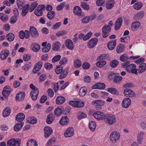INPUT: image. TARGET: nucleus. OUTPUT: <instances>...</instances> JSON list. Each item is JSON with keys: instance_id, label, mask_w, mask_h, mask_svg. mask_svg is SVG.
<instances>
[{"instance_id": "1", "label": "nucleus", "mask_w": 146, "mask_h": 146, "mask_svg": "<svg viewBox=\"0 0 146 146\" xmlns=\"http://www.w3.org/2000/svg\"><path fill=\"white\" fill-rule=\"evenodd\" d=\"M30 87L32 90L30 93V96L33 100L35 101L37 98L39 94V90L32 84L30 85Z\"/></svg>"}, {"instance_id": "2", "label": "nucleus", "mask_w": 146, "mask_h": 146, "mask_svg": "<svg viewBox=\"0 0 146 146\" xmlns=\"http://www.w3.org/2000/svg\"><path fill=\"white\" fill-rule=\"evenodd\" d=\"M105 121L107 123L111 125L114 123L115 121V117L112 115L106 114L104 117Z\"/></svg>"}, {"instance_id": "3", "label": "nucleus", "mask_w": 146, "mask_h": 146, "mask_svg": "<svg viewBox=\"0 0 146 146\" xmlns=\"http://www.w3.org/2000/svg\"><path fill=\"white\" fill-rule=\"evenodd\" d=\"M21 143V140L20 139L16 140L15 138H12L7 141V146H19Z\"/></svg>"}, {"instance_id": "4", "label": "nucleus", "mask_w": 146, "mask_h": 146, "mask_svg": "<svg viewBox=\"0 0 146 146\" xmlns=\"http://www.w3.org/2000/svg\"><path fill=\"white\" fill-rule=\"evenodd\" d=\"M120 137V134L118 131H114L111 134L110 138L112 142H115L119 140Z\"/></svg>"}, {"instance_id": "5", "label": "nucleus", "mask_w": 146, "mask_h": 146, "mask_svg": "<svg viewBox=\"0 0 146 146\" xmlns=\"http://www.w3.org/2000/svg\"><path fill=\"white\" fill-rule=\"evenodd\" d=\"M29 32L32 37L36 38L39 36V33L36 29L34 27L31 26L29 28Z\"/></svg>"}, {"instance_id": "6", "label": "nucleus", "mask_w": 146, "mask_h": 146, "mask_svg": "<svg viewBox=\"0 0 146 146\" xmlns=\"http://www.w3.org/2000/svg\"><path fill=\"white\" fill-rule=\"evenodd\" d=\"M45 6L44 5H39L37 9H35L34 13L37 16H40L42 15V10L45 8Z\"/></svg>"}, {"instance_id": "7", "label": "nucleus", "mask_w": 146, "mask_h": 146, "mask_svg": "<svg viewBox=\"0 0 146 146\" xmlns=\"http://www.w3.org/2000/svg\"><path fill=\"white\" fill-rule=\"evenodd\" d=\"M98 41V39L96 38H94L91 39L88 42V47L90 48H94L97 44Z\"/></svg>"}, {"instance_id": "8", "label": "nucleus", "mask_w": 146, "mask_h": 146, "mask_svg": "<svg viewBox=\"0 0 146 146\" xmlns=\"http://www.w3.org/2000/svg\"><path fill=\"white\" fill-rule=\"evenodd\" d=\"M44 136L45 138L48 137L52 133L53 131L50 127L45 126L44 128Z\"/></svg>"}, {"instance_id": "9", "label": "nucleus", "mask_w": 146, "mask_h": 146, "mask_svg": "<svg viewBox=\"0 0 146 146\" xmlns=\"http://www.w3.org/2000/svg\"><path fill=\"white\" fill-rule=\"evenodd\" d=\"M131 104V100L128 98H124L122 103V106L125 108H128Z\"/></svg>"}, {"instance_id": "10", "label": "nucleus", "mask_w": 146, "mask_h": 146, "mask_svg": "<svg viewBox=\"0 0 146 146\" xmlns=\"http://www.w3.org/2000/svg\"><path fill=\"white\" fill-rule=\"evenodd\" d=\"M106 58V56L105 54H102L98 57L97 59V62L96 64H106V62L104 60Z\"/></svg>"}, {"instance_id": "11", "label": "nucleus", "mask_w": 146, "mask_h": 146, "mask_svg": "<svg viewBox=\"0 0 146 146\" xmlns=\"http://www.w3.org/2000/svg\"><path fill=\"white\" fill-rule=\"evenodd\" d=\"M123 93L124 95L127 97H133L135 94L134 91L131 90L127 89H125L124 90Z\"/></svg>"}, {"instance_id": "12", "label": "nucleus", "mask_w": 146, "mask_h": 146, "mask_svg": "<svg viewBox=\"0 0 146 146\" xmlns=\"http://www.w3.org/2000/svg\"><path fill=\"white\" fill-rule=\"evenodd\" d=\"M104 115L105 114L100 111H97L93 114L94 117L98 120L104 119Z\"/></svg>"}, {"instance_id": "13", "label": "nucleus", "mask_w": 146, "mask_h": 146, "mask_svg": "<svg viewBox=\"0 0 146 146\" xmlns=\"http://www.w3.org/2000/svg\"><path fill=\"white\" fill-rule=\"evenodd\" d=\"M105 86H106L104 83H98L93 85L92 87V89L103 90L104 89Z\"/></svg>"}, {"instance_id": "14", "label": "nucleus", "mask_w": 146, "mask_h": 146, "mask_svg": "<svg viewBox=\"0 0 146 146\" xmlns=\"http://www.w3.org/2000/svg\"><path fill=\"white\" fill-rule=\"evenodd\" d=\"M74 134L73 128L72 127H69L65 132L64 135L66 137H69L73 136Z\"/></svg>"}, {"instance_id": "15", "label": "nucleus", "mask_w": 146, "mask_h": 146, "mask_svg": "<svg viewBox=\"0 0 146 146\" xmlns=\"http://www.w3.org/2000/svg\"><path fill=\"white\" fill-rule=\"evenodd\" d=\"M114 4V0H107L106 2V9L108 10L111 9L113 7Z\"/></svg>"}, {"instance_id": "16", "label": "nucleus", "mask_w": 146, "mask_h": 146, "mask_svg": "<svg viewBox=\"0 0 146 146\" xmlns=\"http://www.w3.org/2000/svg\"><path fill=\"white\" fill-rule=\"evenodd\" d=\"M64 108L62 106H59L55 108L54 111L55 114L57 116L62 115L64 111Z\"/></svg>"}, {"instance_id": "17", "label": "nucleus", "mask_w": 146, "mask_h": 146, "mask_svg": "<svg viewBox=\"0 0 146 146\" xmlns=\"http://www.w3.org/2000/svg\"><path fill=\"white\" fill-rule=\"evenodd\" d=\"M123 22L121 17H119L116 20L115 23L114 28L115 30H118L121 27Z\"/></svg>"}, {"instance_id": "18", "label": "nucleus", "mask_w": 146, "mask_h": 146, "mask_svg": "<svg viewBox=\"0 0 146 146\" xmlns=\"http://www.w3.org/2000/svg\"><path fill=\"white\" fill-rule=\"evenodd\" d=\"M9 54V52L7 50H3L0 54V57L2 60H5Z\"/></svg>"}, {"instance_id": "19", "label": "nucleus", "mask_w": 146, "mask_h": 146, "mask_svg": "<svg viewBox=\"0 0 146 146\" xmlns=\"http://www.w3.org/2000/svg\"><path fill=\"white\" fill-rule=\"evenodd\" d=\"M25 96V93L23 92H19L17 95L16 99L18 101H20L24 100Z\"/></svg>"}, {"instance_id": "20", "label": "nucleus", "mask_w": 146, "mask_h": 146, "mask_svg": "<svg viewBox=\"0 0 146 146\" xmlns=\"http://www.w3.org/2000/svg\"><path fill=\"white\" fill-rule=\"evenodd\" d=\"M65 43L66 46L68 49L70 50L73 49L74 45L72 41L71 40L67 39L65 41Z\"/></svg>"}, {"instance_id": "21", "label": "nucleus", "mask_w": 146, "mask_h": 146, "mask_svg": "<svg viewBox=\"0 0 146 146\" xmlns=\"http://www.w3.org/2000/svg\"><path fill=\"white\" fill-rule=\"evenodd\" d=\"M116 44V40H111L109 41L107 44L108 48L111 50H113L115 47Z\"/></svg>"}, {"instance_id": "22", "label": "nucleus", "mask_w": 146, "mask_h": 146, "mask_svg": "<svg viewBox=\"0 0 146 146\" xmlns=\"http://www.w3.org/2000/svg\"><path fill=\"white\" fill-rule=\"evenodd\" d=\"M40 48V46L37 43H33L31 46V50L35 52L38 51Z\"/></svg>"}, {"instance_id": "23", "label": "nucleus", "mask_w": 146, "mask_h": 146, "mask_svg": "<svg viewBox=\"0 0 146 146\" xmlns=\"http://www.w3.org/2000/svg\"><path fill=\"white\" fill-rule=\"evenodd\" d=\"M24 123L23 122H19L16 123L14 126V130L15 131H19L22 128Z\"/></svg>"}, {"instance_id": "24", "label": "nucleus", "mask_w": 146, "mask_h": 146, "mask_svg": "<svg viewBox=\"0 0 146 146\" xmlns=\"http://www.w3.org/2000/svg\"><path fill=\"white\" fill-rule=\"evenodd\" d=\"M73 13L76 15H81L82 13L81 9L79 6H76L73 9Z\"/></svg>"}, {"instance_id": "25", "label": "nucleus", "mask_w": 146, "mask_h": 146, "mask_svg": "<svg viewBox=\"0 0 146 146\" xmlns=\"http://www.w3.org/2000/svg\"><path fill=\"white\" fill-rule=\"evenodd\" d=\"M69 119L67 116L62 117L60 121V123L61 125H65L67 124L68 123Z\"/></svg>"}, {"instance_id": "26", "label": "nucleus", "mask_w": 146, "mask_h": 146, "mask_svg": "<svg viewBox=\"0 0 146 146\" xmlns=\"http://www.w3.org/2000/svg\"><path fill=\"white\" fill-rule=\"evenodd\" d=\"M55 119V117L51 113H50L47 116L46 119V123L49 124H51Z\"/></svg>"}, {"instance_id": "27", "label": "nucleus", "mask_w": 146, "mask_h": 146, "mask_svg": "<svg viewBox=\"0 0 146 146\" xmlns=\"http://www.w3.org/2000/svg\"><path fill=\"white\" fill-rule=\"evenodd\" d=\"M29 5L27 4L23 7L21 15L22 16H25L28 13L29 8Z\"/></svg>"}, {"instance_id": "28", "label": "nucleus", "mask_w": 146, "mask_h": 146, "mask_svg": "<svg viewBox=\"0 0 146 146\" xmlns=\"http://www.w3.org/2000/svg\"><path fill=\"white\" fill-rule=\"evenodd\" d=\"M144 15V12L143 11H141L137 13L134 16V18L135 20H138L141 19Z\"/></svg>"}, {"instance_id": "29", "label": "nucleus", "mask_w": 146, "mask_h": 146, "mask_svg": "<svg viewBox=\"0 0 146 146\" xmlns=\"http://www.w3.org/2000/svg\"><path fill=\"white\" fill-rule=\"evenodd\" d=\"M25 118V115L23 113H20L18 114L16 116V119L19 122H22Z\"/></svg>"}, {"instance_id": "30", "label": "nucleus", "mask_w": 146, "mask_h": 146, "mask_svg": "<svg viewBox=\"0 0 146 146\" xmlns=\"http://www.w3.org/2000/svg\"><path fill=\"white\" fill-rule=\"evenodd\" d=\"M65 100L66 99L64 97L59 96L56 98V102L57 104H60L63 103Z\"/></svg>"}, {"instance_id": "31", "label": "nucleus", "mask_w": 146, "mask_h": 146, "mask_svg": "<svg viewBox=\"0 0 146 146\" xmlns=\"http://www.w3.org/2000/svg\"><path fill=\"white\" fill-rule=\"evenodd\" d=\"M140 25L141 24L139 22H134L131 25V29L133 31H135Z\"/></svg>"}, {"instance_id": "32", "label": "nucleus", "mask_w": 146, "mask_h": 146, "mask_svg": "<svg viewBox=\"0 0 146 146\" xmlns=\"http://www.w3.org/2000/svg\"><path fill=\"white\" fill-rule=\"evenodd\" d=\"M27 146H38L36 141L34 139L29 140L27 143Z\"/></svg>"}, {"instance_id": "33", "label": "nucleus", "mask_w": 146, "mask_h": 146, "mask_svg": "<svg viewBox=\"0 0 146 146\" xmlns=\"http://www.w3.org/2000/svg\"><path fill=\"white\" fill-rule=\"evenodd\" d=\"M11 110L9 107H6L3 111V116L6 117L9 115L10 113Z\"/></svg>"}, {"instance_id": "34", "label": "nucleus", "mask_w": 146, "mask_h": 146, "mask_svg": "<svg viewBox=\"0 0 146 146\" xmlns=\"http://www.w3.org/2000/svg\"><path fill=\"white\" fill-rule=\"evenodd\" d=\"M96 123L92 121H90L89 124V127L90 130L92 131H94L96 128Z\"/></svg>"}, {"instance_id": "35", "label": "nucleus", "mask_w": 146, "mask_h": 146, "mask_svg": "<svg viewBox=\"0 0 146 146\" xmlns=\"http://www.w3.org/2000/svg\"><path fill=\"white\" fill-rule=\"evenodd\" d=\"M107 91L110 93L114 95H118L119 93L117 90L113 88H110L108 89Z\"/></svg>"}, {"instance_id": "36", "label": "nucleus", "mask_w": 146, "mask_h": 146, "mask_svg": "<svg viewBox=\"0 0 146 146\" xmlns=\"http://www.w3.org/2000/svg\"><path fill=\"white\" fill-rule=\"evenodd\" d=\"M143 5V4L142 3L138 2L133 5V7L135 10H139L142 7Z\"/></svg>"}, {"instance_id": "37", "label": "nucleus", "mask_w": 146, "mask_h": 146, "mask_svg": "<svg viewBox=\"0 0 146 146\" xmlns=\"http://www.w3.org/2000/svg\"><path fill=\"white\" fill-rule=\"evenodd\" d=\"M27 121V122L28 123L32 124H35L37 121L36 119L34 117H29Z\"/></svg>"}, {"instance_id": "38", "label": "nucleus", "mask_w": 146, "mask_h": 146, "mask_svg": "<svg viewBox=\"0 0 146 146\" xmlns=\"http://www.w3.org/2000/svg\"><path fill=\"white\" fill-rule=\"evenodd\" d=\"M38 3L36 1L33 2L31 4L30 7H29V11L30 12H32L35 8L37 6Z\"/></svg>"}, {"instance_id": "39", "label": "nucleus", "mask_w": 146, "mask_h": 146, "mask_svg": "<svg viewBox=\"0 0 146 146\" xmlns=\"http://www.w3.org/2000/svg\"><path fill=\"white\" fill-rule=\"evenodd\" d=\"M60 44L58 42H55L52 46V49L54 51H57L59 50Z\"/></svg>"}, {"instance_id": "40", "label": "nucleus", "mask_w": 146, "mask_h": 146, "mask_svg": "<svg viewBox=\"0 0 146 146\" xmlns=\"http://www.w3.org/2000/svg\"><path fill=\"white\" fill-rule=\"evenodd\" d=\"M93 103L95 104V105L98 106H102L104 104V101L102 100H96L93 102Z\"/></svg>"}, {"instance_id": "41", "label": "nucleus", "mask_w": 146, "mask_h": 146, "mask_svg": "<svg viewBox=\"0 0 146 146\" xmlns=\"http://www.w3.org/2000/svg\"><path fill=\"white\" fill-rule=\"evenodd\" d=\"M41 67V64H36L33 69V73L36 74L40 70Z\"/></svg>"}, {"instance_id": "42", "label": "nucleus", "mask_w": 146, "mask_h": 146, "mask_svg": "<svg viewBox=\"0 0 146 146\" xmlns=\"http://www.w3.org/2000/svg\"><path fill=\"white\" fill-rule=\"evenodd\" d=\"M124 49V46L122 44L117 46L116 48V51L117 53H119L122 52Z\"/></svg>"}, {"instance_id": "43", "label": "nucleus", "mask_w": 146, "mask_h": 146, "mask_svg": "<svg viewBox=\"0 0 146 146\" xmlns=\"http://www.w3.org/2000/svg\"><path fill=\"white\" fill-rule=\"evenodd\" d=\"M6 37L8 41H12L14 39L15 36L13 33H9L7 35Z\"/></svg>"}, {"instance_id": "44", "label": "nucleus", "mask_w": 146, "mask_h": 146, "mask_svg": "<svg viewBox=\"0 0 146 146\" xmlns=\"http://www.w3.org/2000/svg\"><path fill=\"white\" fill-rule=\"evenodd\" d=\"M86 90L85 88L82 87L79 90V95L81 96L84 97L86 94Z\"/></svg>"}, {"instance_id": "45", "label": "nucleus", "mask_w": 146, "mask_h": 146, "mask_svg": "<svg viewBox=\"0 0 146 146\" xmlns=\"http://www.w3.org/2000/svg\"><path fill=\"white\" fill-rule=\"evenodd\" d=\"M12 91V90H3L2 92V95L5 97H7Z\"/></svg>"}, {"instance_id": "46", "label": "nucleus", "mask_w": 146, "mask_h": 146, "mask_svg": "<svg viewBox=\"0 0 146 146\" xmlns=\"http://www.w3.org/2000/svg\"><path fill=\"white\" fill-rule=\"evenodd\" d=\"M146 70V64H140L138 72L139 73H141L144 71Z\"/></svg>"}, {"instance_id": "47", "label": "nucleus", "mask_w": 146, "mask_h": 146, "mask_svg": "<svg viewBox=\"0 0 146 146\" xmlns=\"http://www.w3.org/2000/svg\"><path fill=\"white\" fill-rule=\"evenodd\" d=\"M144 135V132L143 131H142L139 133L137 138V140L139 143L140 144L141 143V139H142Z\"/></svg>"}, {"instance_id": "48", "label": "nucleus", "mask_w": 146, "mask_h": 146, "mask_svg": "<svg viewBox=\"0 0 146 146\" xmlns=\"http://www.w3.org/2000/svg\"><path fill=\"white\" fill-rule=\"evenodd\" d=\"M129 57L127 54H125L121 55L120 57V60L122 62H124L129 59Z\"/></svg>"}, {"instance_id": "49", "label": "nucleus", "mask_w": 146, "mask_h": 146, "mask_svg": "<svg viewBox=\"0 0 146 146\" xmlns=\"http://www.w3.org/2000/svg\"><path fill=\"white\" fill-rule=\"evenodd\" d=\"M63 70V67L60 65L56 66V68L55 69V71L57 74H60Z\"/></svg>"}, {"instance_id": "50", "label": "nucleus", "mask_w": 146, "mask_h": 146, "mask_svg": "<svg viewBox=\"0 0 146 146\" xmlns=\"http://www.w3.org/2000/svg\"><path fill=\"white\" fill-rule=\"evenodd\" d=\"M61 58V56L59 55H57L55 56L52 59V63H54L58 61Z\"/></svg>"}, {"instance_id": "51", "label": "nucleus", "mask_w": 146, "mask_h": 146, "mask_svg": "<svg viewBox=\"0 0 146 146\" xmlns=\"http://www.w3.org/2000/svg\"><path fill=\"white\" fill-rule=\"evenodd\" d=\"M86 113L82 112H79L77 115L78 118L79 120L86 117Z\"/></svg>"}, {"instance_id": "52", "label": "nucleus", "mask_w": 146, "mask_h": 146, "mask_svg": "<svg viewBox=\"0 0 146 146\" xmlns=\"http://www.w3.org/2000/svg\"><path fill=\"white\" fill-rule=\"evenodd\" d=\"M80 6L85 10H88L89 9V6L85 2H81Z\"/></svg>"}, {"instance_id": "53", "label": "nucleus", "mask_w": 146, "mask_h": 146, "mask_svg": "<svg viewBox=\"0 0 146 146\" xmlns=\"http://www.w3.org/2000/svg\"><path fill=\"white\" fill-rule=\"evenodd\" d=\"M54 12L53 11H51L48 12L47 16L48 19L51 20L54 18Z\"/></svg>"}, {"instance_id": "54", "label": "nucleus", "mask_w": 146, "mask_h": 146, "mask_svg": "<svg viewBox=\"0 0 146 146\" xmlns=\"http://www.w3.org/2000/svg\"><path fill=\"white\" fill-rule=\"evenodd\" d=\"M116 76L113 80V82L115 83H118L119 82L122 80V78L121 76H119V74L117 73Z\"/></svg>"}, {"instance_id": "55", "label": "nucleus", "mask_w": 146, "mask_h": 146, "mask_svg": "<svg viewBox=\"0 0 146 146\" xmlns=\"http://www.w3.org/2000/svg\"><path fill=\"white\" fill-rule=\"evenodd\" d=\"M0 19L4 22H5L8 19V16L2 13H0Z\"/></svg>"}, {"instance_id": "56", "label": "nucleus", "mask_w": 146, "mask_h": 146, "mask_svg": "<svg viewBox=\"0 0 146 146\" xmlns=\"http://www.w3.org/2000/svg\"><path fill=\"white\" fill-rule=\"evenodd\" d=\"M17 4L19 9L21 10L24 6L23 3L21 1L17 0Z\"/></svg>"}, {"instance_id": "57", "label": "nucleus", "mask_w": 146, "mask_h": 146, "mask_svg": "<svg viewBox=\"0 0 146 146\" xmlns=\"http://www.w3.org/2000/svg\"><path fill=\"white\" fill-rule=\"evenodd\" d=\"M90 21V18L89 16L84 17L81 19L82 22L84 24H86L88 23Z\"/></svg>"}, {"instance_id": "58", "label": "nucleus", "mask_w": 146, "mask_h": 146, "mask_svg": "<svg viewBox=\"0 0 146 146\" xmlns=\"http://www.w3.org/2000/svg\"><path fill=\"white\" fill-rule=\"evenodd\" d=\"M135 64H129L126 67V70L127 72H130L135 67Z\"/></svg>"}, {"instance_id": "59", "label": "nucleus", "mask_w": 146, "mask_h": 146, "mask_svg": "<svg viewBox=\"0 0 146 146\" xmlns=\"http://www.w3.org/2000/svg\"><path fill=\"white\" fill-rule=\"evenodd\" d=\"M17 15H14L12 16L10 19V22L12 24H14L17 20Z\"/></svg>"}, {"instance_id": "60", "label": "nucleus", "mask_w": 146, "mask_h": 146, "mask_svg": "<svg viewBox=\"0 0 146 146\" xmlns=\"http://www.w3.org/2000/svg\"><path fill=\"white\" fill-rule=\"evenodd\" d=\"M102 29H104L105 32L109 33L111 31V28L108 25H104L102 28Z\"/></svg>"}, {"instance_id": "61", "label": "nucleus", "mask_w": 146, "mask_h": 146, "mask_svg": "<svg viewBox=\"0 0 146 146\" xmlns=\"http://www.w3.org/2000/svg\"><path fill=\"white\" fill-rule=\"evenodd\" d=\"M144 59L143 58H141L138 60L135 61V63L137 64H146L145 63H143L144 61Z\"/></svg>"}, {"instance_id": "62", "label": "nucleus", "mask_w": 146, "mask_h": 146, "mask_svg": "<svg viewBox=\"0 0 146 146\" xmlns=\"http://www.w3.org/2000/svg\"><path fill=\"white\" fill-rule=\"evenodd\" d=\"M77 104H76V107L80 108L83 107L84 106V103L82 101H77Z\"/></svg>"}, {"instance_id": "63", "label": "nucleus", "mask_w": 146, "mask_h": 146, "mask_svg": "<svg viewBox=\"0 0 146 146\" xmlns=\"http://www.w3.org/2000/svg\"><path fill=\"white\" fill-rule=\"evenodd\" d=\"M92 35V33L89 32L84 36V40H86L89 39Z\"/></svg>"}, {"instance_id": "64", "label": "nucleus", "mask_w": 146, "mask_h": 146, "mask_svg": "<svg viewBox=\"0 0 146 146\" xmlns=\"http://www.w3.org/2000/svg\"><path fill=\"white\" fill-rule=\"evenodd\" d=\"M61 25V23L60 22H58L56 23L52 26V29L54 30L57 29L59 28Z\"/></svg>"}]
</instances>
